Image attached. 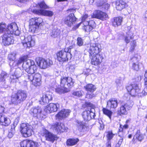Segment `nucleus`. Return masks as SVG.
<instances>
[{"mask_svg": "<svg viewBox=\"0 0 147 147\" xmlns=\"http://www.w3.org/2000/svg\"><path fill=\"white\" fill-rule=\"evenodd\" d=\"M52 95L51 93L42 95L39 100L40 103L42 105H44L49 103V101L52 100Z\"/></svg>", "mask_w": 147, "mask_h": 147, "instance_id": "obj_20", "label": "nucleus"}, {"mask_svg": "<svg viewBox=\"0 0 147 147\" xmlns=\"http://www.w3.org/2000/svg\"><path fill=\"white\" fill-rule=\"evenodd\" d=\"M75 126L77 130L81 132H85L88 129L86 123L80 120L76 121Z\"/></svg>", "mask_w": 147, "mask_h": 147, "instance_id": "obj_17", "label": "nucleus"}, {"mask_svg": "<svg viewBox=\"0 0 147 147\" xmlns=\"http://www.w3.org/2000/svg\"><path fill=\"white\" fill-rule=\"evenodd\" d=\"M89 17L87 14H85L82 16V22L84 25H86L89 24V22H90L89 19L88 18Z\"/></svg>", "mask_w": 147, "mask_h": 147, "instance_id": "obj_39", "label": "nucleus"}, {"mask_svg": "<svg viewBox=\"0 0 147 147\" xmlns=\"http://www.w3.org/2000/svg\"><path fill=\"white\" fill-rule=\"evenodd\" d=\"M16 54L14 52H12L8 55V59L10 61H14L16 58Z\"/></svg>", "mask_w": 147, "mask_h": 147, "instance_id": "obj_41", "label": "nucleus"}, {"mask_svg": "<svg viewBox=\"0 0 147 147\" xmlns=\"http://www.w3.org/2000/svg\"><path fill=\"white\" fill-rule=\"evenodd\" d=\"M27 97V93L23 90H18L11 96V102L12 104L18 105L23 102Z\"/></svg>", "mask_w": 147, "mask_h": 147, "instance_id": "obj_3", "label": "nucleus"}, {"mask_svg": "<svg viewBox=\"0 0 147 147\" xmlns=\"http://www.w3.org/2000/svg\"><path fill=\"white\" fill-rule=\"evenodd\" d=\"M22 66L23 68L28 73L25 77L26 81L32 82V84L35 86H40L41 84V76L38 73L34 74L37 68L34 61L27 60L24 62Z\"/></svg>", "mask_w": 147, "mask_h": 147, "instance_id": "obj_1", "label": "nucleus"}, {"mask_svg": "<svg viewBox=\"0 0 147 147\" xmlns=\"http://www.w3.org/2000/svg\"><path fill=\"white\" fill-rule=\"evenodd\" d=\"M27 58V56H24L23 57H20V59L23 61H24L26 60Z\"/></svg>", "mask_w": 147, "mask_h": 147, "instance_id": "obj_60", "label": "nucleus"}, {"mask_svg": "<svg viewBox=\"0 0 147 147\" xmlns=\"http://www.w3.org/2000/svg\"><path fill=\"white\" fill-rule=\"evenodd\" d=\"M18 122V119H16L13 123V125L11 126V128L9 132L8 136L9 138H11L13 137L15 132V128Z\"/></svg>", "mask_w": 147, "mask_h": 147, "instance_id": "obj_31", "label": "nucleus"}, {"mask_svg": "<svg viewBox=\"0 0 147 147\" xmlns=\"http://www.w3.org/2000/svg\"><path fill=\"white\" fill-rule=\"evenodd\" d=\"M143 139V136L141 134L140 131L138 130L134 137L132 141L134 143H136L137 141H141Z\"/></svg>", "mask_w": 147, "mask_h": 147, "instance_id": "obj_29", "label": "nucleus"}, {"mask_svg": "<svg viewBox=\"0 0 147 147\" xmlns=\"http://www.w3.org/2000/svg\"><path fill=\"white\" fill-rule=\"evenodd\" d=\"M4 108L3 107L0 105V124L5 126H7L10 123L11 121L9 119L4 116H2L1 114L4 111Z\"/></svg>", "mask_w": 147, "mask_h": 147, "instance_id": "obj_16", "label": "nucleus"}, {"mask_svg": "<svg viewBox=\"0 0 147 147\" xmlns=\"http://www.w3.org/2000/svg\"><path fill=\"white\" fill-rule=\"evenodd\" d=\"M6 26L5 23H3L0 24V32L2 33L6 30Z\"/></svg>", "mask_w": 147, "mask_h": 147, "instance_id": "obj_48", "label": "nucleus"}, {"mask_svg": "<svg viewBox=\"0 0 147 147\" xmlns=\"http://www.w3.org/2000/svg\"><path fill=\"white\" fill-rule=\"evenodd\" d=\"M147 95V84L145 86V87L143 91H142V93L139 94V96H144Z\"/></svg>", "mask_w": 147, "mask_h": 147, "instance_id": "obj_51", "label": "nucleus"}, {"mask_svg": "<svg viewBox=\"0 0 147 147\" xmlns=\"http://www.w3.org/2000/svg\"><path fill=\"white\" fill-rule=\"evenodd\" d=\"M111 142L110 141H107V147H111Z\"/></svg>", "mask_w": 147, "mask_h": 147, "instance_id": "obj_62", "label": "nucleus"}, {"mask_svg": "<svg viewBox=\"0 0 147 147\" xmlns=\"http://www.w3.org/2000/svg\"><path fill=\"white\" fill-rule=\"evenodd\" d=\"M42 135L44 137L45 140L52 143H53L55 141L58 139L57 136L53 133L45 129H43V133Z\"/></svg>", "mask_w": 147, "mask_h": 147, "instance_id": "obj_7", "label": "nucleus"}, {"mask_svg": "<svg viewBox=\"0 0 147 147\" xmlns=\"http://www.w3.org/2000/svg\"><path fill=\"white\" fill-rule=\"evenodd\" d=\"M6 32L7 34H14L18 36L20 34V31L17 24L15 23L10 24L8 25L6 28Z\"/></svg>", "mask_w": 147, "mask_h": 147, "instance_id": "obj_13", "label": "nucleus"}, {"mask_svg": "<svg viewBox=\"0 0 147 147\" xmlns=\"http://www.w3.org/2000/svg\"><path fill=\"white\" fill-rule=\"evenodd\" d=\"M42 111L40 107L38 106L36 107L32 108L30 110V114L34 117H37L38 115L40 116Z\"/></svg>", "mask_w": 147, "mask_h": 147, "instance_id": "obj_26", "label": "nucleus"}, {"mask_svg": "<svg viewBox=\"0 0 147 147\" xmlns=\"http://www.w3.org/2000/svg\"><path fill=\"white\" fill-rule=\"evenodd\" d=\"M122 21L123 18L121 17L114 18L113 21V26L116 27L120 25Z\"/></svg>", "mask_w": 147, "mask_h": 147, "instance_id": "obj_33", "label": "nucleus"}, {"mask_svg": "<svg viewBox=\"0 0 147 147\" xmlns=\"http://www.w3.org/2000/svg\"><path fill=\"white\" fill-rule=\"evenodd\" d=\"M145 78L144 79V85L146 86L147 84V71H146L144 75Z\"/></svg>", "mask_w": 147, "mask_h": 147, "instance_id": "obj_58", "label": "nucleus"}, {"mask_svg": "<svg viewBox=\"0 0 147 147\" xmlns=\"http://www.w3.org/2000/svg\"><path fill=\"white\" fill-rule=\"evenodd\" d=\"M100 126L99 128L100 130H102L104 128V125L102 120L99 121L98 122Z\"/></svg>", "mask_w": 147, "mask_h": 147, "instance_id": "obj_57", "label": "nucleus"}, {"mask_svg": "<svg viewBox=\"0 0 147 147\" xmlns=\"http://www.w3.org/2000/svg\"><path fill=\"white\" fill-rule=\"evenodd\" d=\"M115 135V134H113L112 131H109L107 132L106 137L107 138L108 141H110V140L112 139Z\"/></svg>", "mask_w": 147, "mask_h": 147, "instance_id": "obj_45", "label": "nucleus"}, {"mask_svg": "<svg viewBox=\"0 0 147 147\" xmlns=\"http://www.w3.org/2000/svg\"><path fill=\"white\" fill-rule=\"evenodd\" d=\"M95 109L93 108H90L88 110L83 112L82 116L84 120L85 121H88L91 119L94 118L95 116Z\"/></svg>", "mask_w": 147, "mask_h": 147, "instance_id": "obj_10", "label": "nucleus"}, {"mask_svg": "<svg viewBox=\"0 0 147 147\" xmlns=\"http://www.w3.org/2000/svg\"><path fill=\"white\" fill-rule=\"evenodd\" d=\"M120 135L122 136L121 138H119V137H117V139L119 140V141L118 143L116 144L115 147H120V146L123 142V135H121V134H120Z\"/></svg>", "mask_w": 147, "mask_h": 147, "instance_id": "obj_50", "label": "nucleus"}, {"mask_svg": "<svg viewBox=\"0 0 147 147\" xmlns=\"http://www.w3.org/2000/svg\"><path fill=\"white\" fill-rule=\"evenodd\" d=\"M100 45L98 43H92L90 44L89 53L91 56L99 54L101 50Z\"/></svg>", "mask_w": 147, "mask_h": 147, "instance_id": "obj_14", "label": "nucleus"}, {"mask_svg": "<svg viewBox=\"0 0 147 147\" xmlns=\"http://www.w3.org/2000/svg\"><path fill=\"white\" fill-rule=\"evenodd\" d=\"M127 110H128L125 106L124 105H122L121 107L120 110L118 111V113L120 115L121 114L126 115L127 113Z\"/></svg>", "mask_w": 147, "mask_h": 147, "instance_id": "obj_40", "label": "nucleus"}, {"mask_svg": "<svg viewBox=\"0 0 147 147\" xmlns=\"http://www.w3.org/2000/svg\"><path fill=\"white\" fill-rule=\"evenodd\" d=\"M102 111L103 113L107 115L110 119L112 114V112L110 110L107 109L103 108L102 109Z\"/></svg>", "mask_w": 147, "mask_h": 147, "instance_id": "obj_42", "label": "nucleus"}, {"mask_svg": "<svg viewBox=\"0 0 147 147\" xmlns=\"http://www.w3.org/2000/svg\"><path fill=\"white\" fill-rule=\"evenodd\" d=\"M127 3L122 0L116 2V8L118 10L121 11L127 7Z\"/></svg>", "mask_w": 147, "mask_h": 147, "instance_id": "obj_28", "label": "nucleus"}, {"mask_svg": "<svg viewBox=\"0 0 147 147\" xmlns=\"http://www.w3.org/2000/svg\"><path fill=\"white\" fill-rule=\"evenodd\" d=\"M59 107V104L57 103L56 104L50 103L49 105L46 106L45 111L48 113L55 112L57 111Z\"/></svg>", "mask_w": 147, "mask_h": 147, "instance_id": "obj_19", "label": "nucleus"}, {"mask_svg": "<svg viewBox=\"0 0 147 147\" xmlns=\"http://www.w3.org/2000/svg\"><path fill=\"white\" fill-rule=\"evenodd\" d=\"M89 24L84 25V29L85 31L88 32L92 30L95 26V22L93 20H91L89 22Z\"/></svg>", "mask_w": 147, "mask_h": 147, "instance_id": "obj_32", "label": "nucleus"}, {"mask_svg": "<svg viewBox=\"0 0 147 147\" xmlns=\"http://www.w3.org/2000/svg\"><path fill=\"white\" fill-rule=\"evenodd\" d=\"M57 59L60 62L67 61L71 58V53H67L64 49L60 51L57 53Z\"/></svg>", "mask_w": 147, "mask_h": 147, "instance_id": "obj_8", "label": "nucleus"}, {"mask_svg": "<svg viewBox=\"0 0 147 147\" xmlns=\"http://www.w3.org/2000/svg\"><path fill=\"white\" fill-rule=\"evenodd\" d=\"M84 89L88 92L93 93L96 90L95 86L92 84H87L84 87Z\"/></svg>", "mask_w": 147, "mask_h": 147, "instance_id": "obj_30", "label": "nucleus"}, {"mask_svg": "<svg viewBox=\"0 0 147 147\" xmlns=\"http://www.w3.org/2000/svg\"><path fill=\"white\" fill-rule=\"evenodd\" d=\"M21 39L22 40V43L25 47H30L35 45V40L30 35L24 37H21Z\"/></svg>", "mask_w": 147, "mask_h": 147, "instance_id": "obj_12", "label": "nucleus"}, {"mask_svg": "<svg viewBox=\"0 0 147 147\" xmlns=\"http://www.w3.org/2000/svg\"><path fill=\"white\" fill-rule=\"evenodd\" d=\"M122 125H120V128L119 129V132L118 133V136H117V137H119V138H121V136H120V134H121V135H123V139L124 136V133L123 131V128L121 127Z\"/></svg>", "mask_w": 147, "mask_h": 147, "instance_id": "obj_49", "label": "nucleus"}, {"mask_svg": "<svg viewBox=\"0 0 147 147\" xmlns=\"http://www.w3.org/2000/svg\"><path fill=\"white\" fill-rule=\"evenodd\" d=\"M38 28V25L36 24L30 20V22L29 30L32 32H35Z\"/></svg>", "mask_w": 147, "mask_h": 147, "instance_id": "obj_35", "label": "nucleus"}, {"mask_svg": "<svg viewBox=\"0 0 147 147\" xmlns=\"http://www.w3.org/2000/svg\"><path fill=\"white\" fill-rule=\"evenodd\" d=\"M70 112L71 111L69 110H62L56 115V119L59 120L66 117L69 115Z\"/></svg>", "mask_w": 147, "mask_h": 147, "instance_id": "obj_25", "label": "nucleus"}, {"mask_svg": "<svg viewBox=\"0 0 147 147\" xmlns=\"http://www.w3.org/2000/svg\"><path fill=\"white\" fill-rule=\"evenodd\" d=\"M39 5L40 8L46 9L47 7V6L44 2H42L39 4Z\"/></svg>", "mask_w": 147, "mask_h": 147, "instance_id": "obj_55", "label": "nucleus"}, {"mask_svg": "<svg viewBox=\"0 0 147 147\" xmlns=\"http://www.w3.org/2000/svg\"><path fill=\"white\" fill-rule=\"evenodd\" d=\"M67 11L72 12L65 18L64 23L67 26L71 27L75 23L76 21V18L74 13L75 10L71 9L68 10Z\"/></svg>", "mask_w": 147, "mask_h": 147, "instance_id": "obj_6", "label": "nucleus"}, {"mask_svg": "<svg viewBox=\"0 0 147 147\" xmlns=\"http://www.w3.org/2000/svg\"><path fill=\"white\" fill-rule=\"evenodd\" d=\"M33 12L38 15L51 17L53 16V13L52 11L43 9H35L33 10Z\"/></svg>", "mask_w": 147, "mask_h": 147, "instance_id": "obj_22", "label": "nucleus"}, {"mask_svg": "<svg viewBox=\"0 0 147 147\" xmlns=\"http://www.w3.org/2000/svg\"><path fill=\"white\" fill-rule=\"evenodd\" d=\"M136 42L135 40H134L131 42L130 43L131 47L130 49V51H133L134 50V48L136 46Z\"/></svg>", "mask_w": 147, "mask_h": 147, "instance_id": "obj_53", "label": "nucleus"}, {"mask_svg": "<svg viewBox=\"0 0 147 147\" xmlns=\"http://www.w3.org/2000/svg\"><path fill=\"white\" fill-rule=\"evenodd\" d=\"M9 76V75L6 72L2 71L0 74V81L2 82H5Z\"/></svg>", "mask_w": 147, "mask_h": 147, "instance_id": "obj_38", "label": "nucleus"}, {"mask_svg": "<svg viewBox=\"0 0 147 147\" xmlns=\"http://www.w3.org/2000/svg\"><path fill=\"white\" fill-rule=\"evenodd\" d=\"M83 40L80 37H78L77 39V44L79 46H81L83 45Z\"/></svg>", "mask_w": 147, "mask_h": 147, "instance_id": "obj_52", "label": "nucleus"}, {"mask_svg": "<svg viewBox=\"0 0 147 147\" xmlns=\"http://www.w3.org/2000/svg\"><path fill=\"white\" fill-rule=\"evenodd\" d=\"M79 141V139L77 138L69 139L67 140L66 144L68 146H72L76 144Z\"/></svg>", "mask_w": 147, "mask_h": 147, "instance_id": "obj_36", "label": "nucleus"}, {"mask_svg": "<svg viewBox=\"0 0 147 147\" xmlns=\"http://www.w3.org/2000/svg\"><path fill=\"white\" fill-rule=\"evenodd\" d=\"M32 127L28 123H22L20 125V132L22 136L27 138L31 136L33 133Z\"/></svg>", "mask_w": 147, "mask_h": 147, "instance_id": "obj_5", "label": "nucleus"}, {"mask_svg": "<svg viewBox=\"0 0 147 147\" xmlns=\"http://www.w3.org/2000/svg\"><path fill=\"white\" fill-rule=\"evenodd\" d=\"M37 143L32 140H24L20 142L21 147H37Z\"/></svg>", "mask_w": 147, "mask_h": 147, "instance_id": "obj_23", "label": "nucleus"}, {"mask_svg": "<svg viewBox=\"0 0 147 147\" xmlns=\"http://www.w3.org/2000/svg\"><path fill=\"white\" fill-rule=\"evenodd\" d=\"M145 20L147 22V11L145 12Z\"/></svg>", "mask_w": 147, "mask_h": 147, "instance_id": "obj_63", "label": "nucleus"}, {"mask_svg": "<svg viewBox=\"0 0 147 147\" xmlns=\"http://www.w3.org/2000/svg\"><path fill=\"white\" fill-rule=\"evenodd\" d=\"M133 105V102L131 101H128L124 105L125 106L127 110L131 109Z\"/></svg>", "mask_w": 147, "mask_h": 147, "instance_id": "obj_44", "label": "nucleus"}, {"mask_svg": "<svg viewBox=\"0 0 147 147\" xmlns=\"http://www.w3.org/2000/svg\"><path fill=\"white\" fill-rule=\"evenodd\" d=\"M118 104V101L115 98L110 99L107 102V105L111 109H115L117 106Z\"/></svg>", "mask_w": 147, "mask_h": 147, "instance_id": "obj_27", "label": "nucleus"}, {"mask_svg": "<svg viewBox=\"0 0 147 147\" xmlns=\"http://www.w3.org/2000/svg\"><path fill=\"white\" fill-rule=\"evenodd\" d=\"M92 17L104 20L108 18V15L106 13L100 10H98L94 11Z\"/></svg>", "mask_w": 147, "mask_h": 147, "instance_id": "obj_18", "label": "nucleus"}, {"mask_svg": "<svg viewBox=\"0 0 147 147\" xmlns=\"http://www.w3.org/2000/svg\"><path fill=\"white\" fill-rule=\"evenodd\" d=\"M2 43L4 45L13 44L14 42V38L9 34H5L2 37Z\"/></svg>", "mask_w": 147, "mask_h": 147, "instance_id": "obj_15", "label": "nucleus"}, {"mask_svg": "<svg viewBox=\"0 0 147 147\" xmlns=\"http://www.w3.org/2000/svg\"><path fill=\"white\" fill-rule=\"evenodd\" d=\"M92 56L91 63L92 65H100L102 61L103 58L102 56L100 54L92 55Z\"/></svg>", "mask_w": 147, "mask_h": 147, "instance_id": "obj_21", "label": "nucleus"}, {"mask_svg": "<svg viewBox=\"0 0 147 147\" xmlns=\"http://www.w3.org/2000/svg\"><path fill=\"white\" fill-rule=\"evenodd\" d=\"M141 85L140 84H134L129 85L127 87V89L130 94L133 96L138 95L139 97H142L139 96V94L142 93L141 92Z\"/></svg>", "mask_w": 147, "mask_h": 147, "instance_id": "obj_4", "label": "nucleus"}, {"mask_svg": "<svg viewBox=\"0 0 147 147\" xmlns=\"http://www.w3.org/2000/svg\"><path fill=\"white\" fill-rule=\"evenodd\" d=\"M95 96V95L94 94H89L87 93L86 94V98H89L91 99L93 97Z\"/></svg>", "mask_w": 147, "mask_h": 147, "instance_id": "obj_56", "label": "nucleus"}, {"mask_svg": "<svg viewBox=\"0 0 147 147\" xmlns=\"http://www.w3.org/2000/svg\"><path fill=\"white\" fill-rule=\"evenodd\" d=\"M50 127L51 129L55 130L58 134L67 131L68 129V128L65 127L62 123H59L58 122H56L50 125Z\"/></svg>", "mask_w": 147, "mask_h": 147, "instance_id": "obj_11", "label": "nucleus"}, {"mask_svg": "<svg viewBox=\"0 0 147 147\" xmlns=\"http://www.w3.org/2000/svg\"><path fill=\"white\" fill-rule=\"evenodd\" d=\"M35 60L38 65L42 69H45L53 64L52 61L50 59L45 60L42 58L37 57Z\"/></svg>", "mask_w": 147, "mask_h": 147, "instance_id": "obj_9", "label": "nucleus"}, {"mask_svg": "<svg viewBox=\"0 0 147 147\" xmlns=\"http://www.w3.org/2000/svg\"><path fill=\"white\" fill-rule=\"evenodd\" d=\"M128 125L127 124H125L123 126V127L125 129H127L128 128Z\"/></svg>", "mask_w": 147, "mask_h": 147, "instance_id": "obj_64", "label": "nucleus"}, {"mask_svg": "<svg viewBox=\"0 0 147 147\" xmlns=\"http://www.w3.org/2000/svg\"><path fill=\"white\" fill-rule=\"evenodd\" d=\"M133 37L131 36L130 34H128L125 36L124 40L127 43H128L130 42V40L133 38Z\"/></svg>", "mask_w": 147, "mask_h": 147, "instance_id": "obj_47", "label": "nucleus"}, {"mask_svg": "<svg viewBox=\"0 0 147 147\" xmlns=\"http://www.w3.org/2000/svg\"><path fill=\"white\" fill-rule=\"evenodd\" d=\"M31 20L36 24L38 25V26L39 25L43 22V20L42 19L39 18H32Z\"/></svg>", "mask_w": 147, "mask_h": 147, "instance_id": "obj_43", "label": "nucleus"}, {"mask_svg": "<svg viewBox=\"0 0 147 147\" xmlns=\"http://www.w3.org/2000/svg\"><path fill=\"white\" fill-rule=\"evenodd\" d=\"M132 60V68L134 70L138 71L139 69L138 61L137 59L135 57L133 58Z\"/></svg>", "mask_w": 147, "mask_h": 147, "instance_id": "obj_34", "label": "nucleus"}, {"mask_svg": "<svg viewBox=\"0 0 147 147\" xmlns=\"http://www.w3.org/2000/svg\"><path fill=\"white\" fill-rule=\"evenodd\" d=\"M72 94L74 96L78 97H81L82 95V91L80 90L74 91L72 93Z\"/></svg>", "mask_w": 147, "mask_h": 147, "instance_id": "obj_46", "label": "nucleus"}, {"mask_svg": "<svg viewBox=\"0 0 147 147\" xmlns=\"http://www.w3.org/2000/svg\"><path fill=\"white\" fill-rule=\"evenodd\" d=\"M60 86L55 89V92L59 94L67 92L74 84L72 79L70 77H62L60 79Z\"/></svg>", "mask_w": 147, "mask_h": 147, "instance_id": "obj_2", "label": "nucleus"}, {"mask_svg": "<svg viewBox=\"0 0 147 147\" xmlns=\"http://www.w3.org/2000/svg\"><path fill=\"white\" fill-rule=\"evenodd\" d=\"M60 33V31L59 29H54L51 33V36L54 38H56L59 36Z\"/></svg>", "mask_w": 147, "mask_h": 147, "instance_id": "obj_37", "label": "nucleus"}, {"mask_svg": "<svg viewBox=\"0 0 147 147\" xmlns=\"http://www.w3.org/2000/svg\"><path fill=\"white\" fill-rule=\"evenodd\" d=\"M75 47V45L74 44L72 45L71 46H69V47L66 48L65 49V50L66 51L67 53H70L71 52V51L72 49H73Z\"/></svg>", "mask_w": 147, "mask_h": 147, "instance_id": "obj_54", "label": "nucleus"}, {"mask_svg": "<svg viewBox=\"0 0 147 147\" xmlns=\"http://www.w3.org/2000/svg\"><path fill=\"white\" fill-rule=\"evenodd\" d=\"M121 79L120 78L117 79L116 80V83L118 85L121 84Z\"/></svg>", "mask_w": 147, "mask_h": 147, "instance_id": "obj_59", "label": "nucleus"}, {"mask_svg": "<svg viewBox=\"0 0 147 147\" xmlns=\"http://www.w3.org/2000/svg\"><path fill=\"white\" fill-rule=\"evenodd\" d=\"M22 75V70L19 68L17 69L14 72V74H13L10 77V79L11 80V82H16L18 79L21 77Z\"/></svg>", "mask_w": 147, "mask_h": 147, "instance_id": "obj_24", "label": "nucleus"}, {"mask_svg": "<svg viewBox=\"0 0 147 147\" xmlns=\"http://www.w3.org/2000/svg\"><path fill=\"white\" fill-rule=\"evenodd\" d=\"M23 61L20 58L18 61L17 63V64L18 65L20 64L21 63H22Z\"/></svg>", "mask_w": 147, "mask_h": 147, "instance_id": "obj_61", "label": "nucleus"}]
</instances>
